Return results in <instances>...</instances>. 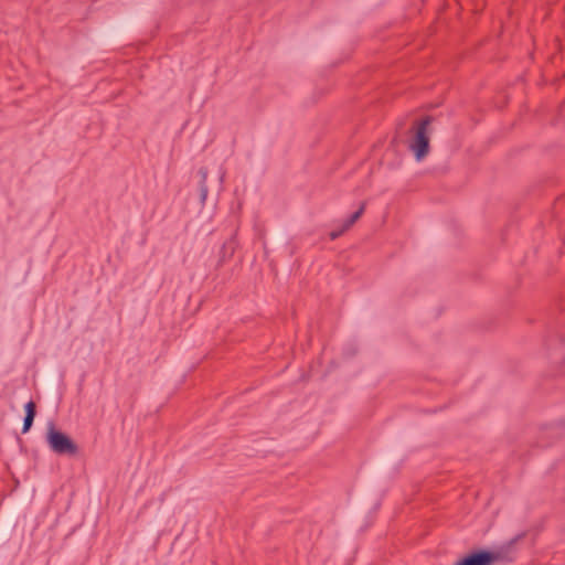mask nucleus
I'll return each mask as SVG.
<instances>
[{
    "label": "nucleus",
    "mask_w": 565,
    "mask_h": 565,
    "mask_svg": "<svg viewBox=\"0 0 565 565\" xmlns=\"http://www.w3.org/2000/svg\"><path fill=\"white\" fill-rule=\"evenodd\" d=\"M25 408V417L23 422V428L22 431L26 433L32 426L34 416H35V404L33 402H29L24 406Z\"/></svg>",
    "instance_id": "obj_4"
},
{
    "label": "nucleus",
    "mask_w": 565,
    "mask_h": 565,
    "mask_svg": "<svg viewBox=\"0 0 565 565\" xmlns=\"http://www.w3.org/2000/svg\"><path fill=\"white\" fill-rule=\"evenodd\" d=\"M431 119L429 117L419 121L408 140V148L417 162H422L429 153V140L431 136Z\"/></svg>",
    "instance_id": "obj_1"
},
{
    "label": "nucleus",
    "mask_w": 565,
    "mask_h": 565,
    "mask_svg": "<svg viewBox=\"0 0 565 565\" xmlns=\"http://www.w3.org/2000/svg\"><path fill=\"white\" fill-rule=\"evenodd\" d=\"M46 443L52 451L60 455H74L77 451L75 443L58 430L53 422L46 424Z\"/></svg>",
    "instance_id": "obj_2"
},
{
    "label": "nucleus",
    "mask_w": 565,
    "mask_h": 565,
    "mask_svg": "<svg viewBox=\"0 0 565 565\" xmlns=\"http://www.w3.org/2000/svg\"><path fill=\"white\" fill-rule=\"evenodd\" d=\"M493 559L494 557L491 553L479 552L463 558L457 565H491Z\"/></svg>",
    "instance_id": "obj_3"
},
{
    "label": "nucleus",
    "mask_w": 565,
    "mask_h": 565,
    "mask_svg": "<svg viewBox=\"0 0 565 565\" xmlns=\"http://www.w3.org/2000/svg\"><path fill=\"white\" fill-rule=\"evenodd\" d=\"M364 212V205H361V207L350 215L348 218L343 220L341 224L343 225V231H348L363 214Z\"/></svg>",
    "instance_id": "obj_5"
},
{
    "label": "nucleus",
    "mask_w": 565,
    "mask_h": 565,
    "mask_svg": "<svg viewBox=\"0 0 565 565\" xmlns=\"http://www.w3.org/2000/svg\"><path fill=\"white\" fill-rule=\"evenodd\" d=\"M345 231H343V225L340 224V227L338 230H333L331 233H330V237L332 239H335L338 238L342 233H344Z\"/></svg>",
    "instance_id": "obj_6"
}]
</instances>
